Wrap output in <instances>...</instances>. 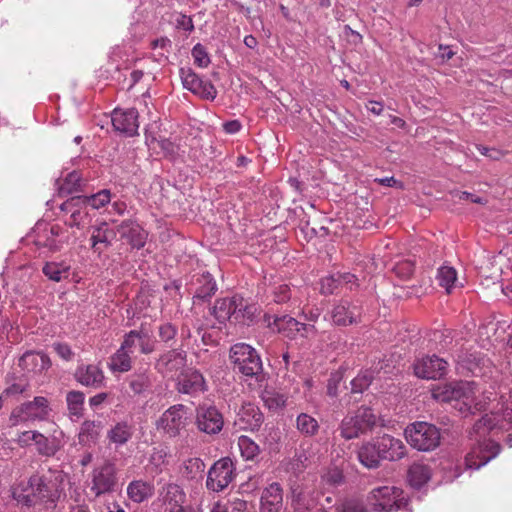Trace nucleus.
<instances>
[{
	"label": "nucleus",
	"instance_id": "obj_1",
	"mask_svg": "<svg viewBox=\"0 0 512 512\" xmlns=\"http://www.w3.org/2000/svg\"><path fill=\"white\" fill-rule=\"evenodd\" d=\"M491 414L484 415L473 426L471 437H475L476 445L465 457L467 469L477 470L494 459L500 453V445L486 439V435L496 429L509 431L512 429V392L508 398L502 394L500 402Z\"/></svg>",
	"mask_w": 512,
	"mask_h": 512
},
{
	"label": "nucleus",
	"instance_id": "obj_2",
	"mask_svg": "<svg viewBox=\"0 0 512 512\" xmlns=\"http://www.w3.org/2000/svg\"><path fill=\"white\" fill-rule=\"evenodd\" d=\"M66 474L63 471H51L49 476L38 473L27 481H21L12 488V496L17 503L31 507L37 504L54 505L64 490Z\"/></svg>",
	"mask_w": 512,
	"mask_h": 512
},
{
	"label": "nucleus",
	"instance_id": "obj_3",
	"mask_svg": "<svg viewBox=\"0 0 512 512\" xmlns=\"http://www.w3.org/2000/svg\"><path fill=\"white\" fill-rule=\"evenodd\" d=\"M367 502L375 512H412L408 500L401 489L394 486H381L373 489L367 496Z\"/></svg>",
	"mask_w": 512,
	"mask_h": 512
},
{
	"label": "nucleus",
	"instance_id": "obj_4",
	"mask_svg": "<svg viewBox=\"0 0 512 512\" xmlns=\"http://www.w3.org/2000/svg\"><path fill=\"white\" fill-rule=\"evenodd\" d=\"M230 360L234 369L247 377L258 376L263 370L260 355L246 343H237L231 347Z\"/></svg>",
	"mask_w": 512,
	"mask_h": 512
},
{
	"label": "nucleus",
	"instance_id": "obj_5",
	"mask_svg": "<svg viewBox=\"0 0 512 512\" xmlns=\"http://www.w3.org/2000/svg\"><path fill=\"white\" fill-rule=\"evenodd\" d=\"M407 442L419 451H431L440 444L439 429L427 422H415L405 429Z\"/></svg>",
	"mask_w": 512,
	"mask_h": 512
},
{
	"label": "nucleus",
	"instance_id": "obj_6",
	"mask_svg": "<svg viewBox=\"0 0 512 512\" xmlns=\"http://www.w3.org/2000/svg\"><path fill=\"white\" fill-rule=\"evenodd\" d=\"M50 412L48 399L37 396L32 401L15 407L9 416V423L11 426H18L28 422L44 421L48 419Z\"/></svg>",
	"mask_w": 512,
	"mask_h": 512
},
{
	"label": "nucleus",
	"instance_id": "obj_7",
	"mask_svg": "<svg viewBox=\"0 0 512 512\" xmlns=\"http://www.w3.org/2000/svg\"><path fill=\"white\" fill-rule=\"evenodd\" d=\"M376 425V416L368 407L348 413L340 424L341 436L347 440L359 437Z\"/></svg>",
	"mask_w": 512,
	"mask_h": 512
},
{
	"label": "nucleus",
	"instance_id": "obj_8",
	"mask_svg": "<svg viewBox=\"0 0 512 512\" xmlns=\"http://www.w3.org/2000/svg\"><path fill=\"white\" fill-rule=\"evenodd\" d=\"M34 243L38 247L47 248L51 252H58L68 244L70 233L58 224L39 222L34 228Z\"/></svg>",
	"mask_w": 512,
	"mask_h": 512
},
{
	"label": "nucleus",
	"instance_id": "obj_9",
	"mask_svg": "<svg viewBox=\"0 0 512 512\" xmlns=\"http://www.w3.org/2000/svg\"><path fill=\"white\" fill-rule=\"evenodd\" d=\"M236 476L235 466L229 457L217 460L209 469L206 487L213 492L223 491Z\"/></svg>",
	"mask_w": 512,
	"mask_h": 512
},
{
	"label": "nucleus",
	"instance_id": "obj_10",
	"mask_svg": "<svg viewBox=\"0 0 512 512\" xmlns=\"http://www.w3.org/2000/svg\"><path fill=\"white\" fill-rule=\"evenodd\" d=\"M454 407L464 415L482 410L483 406L476 402V386L474 382H454Z\"/></svg>",
	"mask_w": 512,
	"mask_h": 512
},
{
	"label": "nucleus",
	"instance_id": "obj_11",
	"mask_svg": "<svg viewBox=\"0 0 512 512\" xmlns=\"http://www.w3.org/2000/svg\"><path fill=\"white\" fill-rule=\"evenodd\" d=\"M90 479V490L95 496L112 492L117 482L114 464L105 461L102 465L95 467L90 474Z\"/></svg>",
	"mask_w": 512,
	"mask_h": 512
},
{
	"label": "nucleus",
	"instance_id": "obj_12",
	"mask_svg": "<svg viewBox=\"0 0 512 512\" xmlns=\"http://www.w3.org/2000/svg\"><path fill=\"white\" fill-rule=\"evenodd\" d=\"M187 425V412L182 404L168 408L157 420L156 428L169 437H176Z\"/></svg>",
	"mask_w": 512,
	"mask_h": 512
},
{
	"label": "nucleus",
	"instance_id": "obj_13",
	"mask_svg": "<svg viewBox=\"0 0 512 512\" xmlns=\"http://www.w3.org/2000/svg\"><path fill=\"white\" fill-rule=\"evenodd\" d=\"M329 315L336 326L354 325L361 321L362 307L357 302L342 299L333 305Z\"/></svg>",
	"mask_w": 512,
	"mask_h": 512
},
{
	"label": "nucleus",
	"instance_id": "obj_14",
	"mask_svg": "<svg viewBox=\"0 0 512 512\" xmlns=\"http://www.w3.org/2000/svg\"><path fill=\"white\" fill-rule=\"evenodd\" d=\"M180 76L183 87L193 94L205 100L212 101L216 98L217 90L210 80L201 78L190 68H181Z\"/></svg>",
	"mask_w": 512,
	"mask_h": 512
},
{
	"label": "nucleus",
	"instance_id": "obj_15",
	"mask_svg": "<svg viewBox=\"0 0 512 512\" xmlns=\"http://www.w3.org/2000/svg\"><path fill=\"white\" fill-rule=\"evenodd\" d=\"M88 205L83 196H75L67 199L60 206L61 211L69 215L66 224L70 227L84 228L90 223Z\"/></svg>",
	"mask_w": 512,
	"mask_h": 512
},
{
	"label": "nucleus",
	"instance_id": "obj_16",
	"mask_svg": "<svg viewBox=\"0 0 512 512\" xmlns=\"http://www.w3.org/2000/svg\"><path fill=\"white\" fill-rule=\"evenodd\" d=\"M196 424L206 434H217L223 428L222 414L212 405H200L196 409Z\"/></svg>",
	"mask_w": 512,
	"mask_h": 512
},
{
	"label": "nucleus",
	"instance_id": "obj_17",
	"mask_svg": "<svg viewBox=\"0 0 512 512\" xmlns=\"http://www.w3.org/2000/svg\"><path fill=\"white\" fill-rule=\"evenodd\" d=\"M176 388L179 393L191 396H197L208 389L204 376L198 370L192 368L180 373Z\"/></svg>",
	"mask_w": 512,
	"mask_h": 512
},
{
	"label": "nucleus",
	"instance_id": "obj_18",
	"mask_svg": "<svg viewBox=\"0 0 512 512\" xmlns=\"http://www.w3.org/2000/svg\"><path fill=\"white\" fill-rule=\"evenodd\" d=\"M320 292L324 295L341 293L343 289L353 291L358 287V279L351 273H336L321 279Z\"/></svg>",
	"mask_w": 512,
	"mask_h": 512
},
{
	"label": "nucleus",
	"instance_id": "obj_19",
	"mask_svg": "<svg viewBox=\"0 0 512 512\" xmlns=\"http://www.w3.org/2000/svg\"><path fill=\"white\" fill-rule=\"evenodd\" d=\"M447 362L436 355L426 356L414 363V373L423 379H438L445 375Z\"/></svg>",
	"mask_w": 512,
	"mask_h": 512
},
{
	"label": "nucleus",
	"instance_id": "obj_20",
	"mask_svg": "<svg viewBox=\"0 0 512 512\" xmlns=\"http://www.w3.org/2000/svg\"><path fill=\"white\" fill-rule=\"evenodd\" d=\"M117 233L121 239L133 249H141L145 246L148 233L137 222L132 220H124L117 226Z\"/></svg>",
	"mask_w": 512,
	"mask_h": 512
},
{
	"label": "nucleus",
	"instance_id": "obj_21",
	"mask_svg": "<svg viewBox=\"0 0 512 512\" xmlns=\"http://www.w3.org/2000/svg\"><path fill=\"white\" fill-rule=\"evenodd\" d=\"M138 116V111L134 108H117L112 113L113 127L127 136H134L139 128Z\"/></svg>",
	"mask_w": 512,
	"mask_h": 512
},
{
	"label": "nucleus",
	"instance_id": "obj_22",
	"mask_svg": "<svg viewBox=\"0 0 512 512\" xmlns=\"http://www.w3.org/2000/svg\"><path fill=\"white\" fill-rule=\"evenodd\" d=\"M122 346L132 355L138 349L142 354H150L155 350V341L148 332L143 330H131L125 334Z\"/></svg>",
	"mask_w": 512,
	"mask_h": 512
},
{
	"label": "nucleus",
	"instance_id": "obj_23",
	"mask_svg": "<svg viewBox=\"0 0 512 512\" xmlns=\"http://www.w3.org/2000/svg\"><path fill=\"white\" fill-rule=\"evenodd\" d=\"M264 421L259 407L252 403H244L237 413L235 424L242 430L255 431Z\"/></svg>",
	"mask_w": 512,
	"mask_h": 512
},
{
	"label": "nucleus",
	"instance_id": "obj_24",
	"mask_svg": "<svg viewBox=\"0 0 512 512\" xmlns=\"http://www.w3.org/2000/svg\"><path fill=\"white\" fill-rule=\"evenodd\" d=\"M33 436L37 452L42 456L52 457L63 446V432L57 428L49 436L38 431Z\"/></svg>",
	"mask_w": 512,
	"mask_h": 512
},
{
	"label": "nucleus",
	"instance_id": "obj_25",
	"mask_svg": "<svg viewBox=\"0 0 512 512\" xmlns=\"http://www.w3.org/2000/svg\"><path fill=\"white\" fill-rule=\"evenodd\" d=\"M264 321L267 324V326L271 328L273 331L283 333L285 334V336L289 338H295L296 335L299 334L300 321L296 320L291 316H277L267 314L264 317Z\"/></svg>",
	"mask_w": 512,
	"mask_h": 512
},
{
	"label": "nucleus",
	"instance_id": "obj_26",
	"mask_svg": "<svg viewBox=\"0 0 512 512\" xmlns=\"http://www.w3.org/2000/svg\"><path fill=\"white\" fill-rule=\"evenodd\" d=\"M242 302V297L238 295L217 299L213 306V315L220 323H224L229 320L232 315L241 312L243 307Z\"/></svg>",
	"mask_w": 512,
	"mask_h": 512
},
{
	"label": "nucleus",
	"instance_id": "obj_27",
	"mask_svg": "<svg viewBox=\"0 0 512 512\" xmlns=\"http://www.w3.org/2000/svg\"><path fill=\"white\" fill-rule=\"evenodd\" d=\"M186 364V355L182 351L170 350L162 354L156 363V369L163 375L173 374Z\"/></svg>",
	"mask_w": 512,
	"mask_h": 512
},
{
	"label": "nucleus",
	"instance_id": "obj_28",
	"mask_svg": "<svg viewBox=\"0 0 512 512\" xmlns=\"http://www.w3.org/2000/svg\"><path fill=\"white\" fill-rule=\"evenodd\" d=\"M283 506V491L279 483L273 482L261 495V512H279Z\"/></svg>",
	"mask_w": 512,
	"mask_h": 512
},
{
	"label": "nucleus",
	"instance_id": "obj_29",
	"mask_svg": "<svg viewBox=\"0 0 512 512\" xmlns=\"http://www.w3.org/2000/svg\"><path fill=\"white\" fill-rule=\"evenodd\" d=\"M382 459L396 461L405 456L406 448L404 443L390 435H383L378 438Z\"/></svg>",
	"mask_w": 512,
	"mask_h": 512
},
{
	"label": "nucleus",
	"instance_id": "obj_30",
	"mask_svg": "<svg viewBox=\"0 0 512 512\" xmlns=\"http://www.w3.org/2000/svg\"><path fill=\"white\" fill-rule=\"evenodd\" d=\"M134 430L132 422L122 420L111 426L107 432V439L115 447H121L132 439Z\"/></svg>",
	"mask_w": 512,
	"mask_h": 512
},
{
	"label": "nucleus",
	"instance_id": "obj_31",
	"mask_svg": "<svg viewBox=\"0 0 512 512\" xmlns=\"http://www.w3.org/2000/svg\"><path fill=\"white\" fill-rule=\"evenodd\" d=\"M19 365L30 372L41 373L51 366V360L45 353L28 351L19 360Z\"/></svg>",
	"mask_w": 512,
	"mask_h": 512
},
{
	"label": "nucleus",
	"instance_id": "obj_32",
	"mask_svg": "<svg viewBox=\"0 0 512 512\" xmlns=\"http://www.w3.org/2000/svg\"><path fill=\"white\" fill-rule=\"evenodd\" d=\"M185 499L186 494L178 484L168 483L159 490V500L169 508L182 507Z\"/></svg>",
	"mask_w": 512,
	"mask_h": 512
},
{
	"label": "nucleus",
	"instance_id": "obj_33",
	"mask_svg": "<svg viewBox=\"0 0 512 512\" xmlns=\"http://www.w3.org/2000/svg\"><path fill=\"white\" fill-rule=\"evenodd\" d=\"M75 375L78 382L84 386L99 388L104 384V373L96 365L79 367Z\"/></svg>",
	"mask_w": 512,
	"mask_h": 512
},
{
	"label": "nucleus",
	"instance_id": "obj_34",
	"mask_svg": "<svg viewBox=\"0 0 512 512\" xmlns=\"http://www.w3.org/2000/svg\"><path fill=\"white\" fill-rule=\"evenodd\" d=\"M358 459L367 468L378 467L380 460H382L378 439L363 444L358 451Z\"/></svg>",
	"mask_w": 512,
	"mask_h": 512
},
{
	"label": "nucleus",
	"instance_id": "obj_35",
	"mask_svg": "<svg viewBox=\"0 0 512 512\" xmlns=\"http://www.w3.org/2000/svg\"><path fill=\"white\" fill-rule=\"evenodd\" d=\"M114 237L115 232L109 228L106 222H102L100 225L93 228L90 238L91 247L94 252L101 254L103 251L101 245H104V247L110 246Z\"/></svg>",
	"mask_w": 512,
	"mask_h": 512
},
{
	"label": "nucleus",
	"instance_id": "obj_36",
	"mask_svg": "<svg viewBox=\"0 0 512 512\" xmlns=\"http://www.w3.org/2000/svg\"><path fill=\"white\" fill-rule=\"evenodd\" d=\"M71 266L66 261H49L42 267L43 274L51 281L61 282L68 279Z\"/></svg>",
	"mask_w": 512,
	"mask_h": 512
},
{
	"label": "nucleus",
	"instance_id": "obj_37",
	"mask_svg": "<svg viewBox=\"0 0 512 512\" xmlns=\"http://www.w3.org/2000/svg\"><path fill=\"white\" fill-rule=\"evenodd\" d=\"M154 494V486L143 480H134L127 487L128 497L135 503H141Z\"/></svg>",
	"mask_w": 512,
	"mask_h": 512
},
{
	"label": "nucleus",
	"instance_id": "obj_38",
	"mask_svg": "<svg viewBox=\"0 0 512 512\" xmlns=\"http://www.w3.org/2000/svg\"><path fill=\"white\" fill-rule=\"evenodd\" d=\"M205 463L200 457H189L180 466L182 477L187 480H197L203 477Z\"/></svg>",
	"mask_w": 512,
	"mask_h": 512
},
{
	"label": "nucleus",
	"instance_id": "obj_39",
	"mask_svg": "<svg viewBox=\"0 0 512 512\" xmlns=\"http://www.w3.org/2000/svg\"><path fill=\"white\" fill-rule=\"evenodd\" d=\"M430 478L431 469L424 463H413L408 470V481L414 488H421Z\"/></svg>",
	"mask_w": 512,
	"mask_h": 512
},
{
	"label": "nucleus",
	"instance_id": "obj_40",
	"mask_svg": "<svg viewBox=\"0 0 512 512\" xmlns=\"http://www.w3.org/2000/svg\"><path fill=\"white\" fill-rule=\"evenodd\" d=\"M109 368L113 372H127L132 368V354L122 345L111 356Z\"/></svg>",
	"mask_w": 512,
	"mask_h": 512
},
{
	"label": "nucleus",
	"instance_id": "obj_41",
	"mask_svg": "<svg viewBox=\"0 0 512 512\" xmlns=\"http://www.w3.org/2000/svg\"><path fill=\"white\" fill-rule=\"evenodd\" d=\"M58 184L59 194L65 196L81 190L82 178L78 171H72L62 181H59Z\"/></svg>",
	"mask_w": 512,
	"mask_h": 512
},
{
	"label": "nucleus",
	"instance_id": "obj_42",
	"mask_svg": "<svg viewBox=\"0 0 512 512\" xmlns=\"http://www.w3.org/2000/svg\"><path fill=\"white\" fill-rule=\"evenodd\" d=\"M168 450L166 447H154L148 459L147 468L151 472L160 473L168 463Z\"/></svg>",
	"mask_w": 512,
	"mask_h": 512
},
{
	"label": "nucleus",
	"instance_id": "obj_43",
	"mask_svg": "<svg viewBox=\"0 0 512 512\" xmlns=\"http://www.w3.org/2000/svg\"><path fill=\"white\" fill-rule=\"evenodd\" d=\"M101 423L85 421L79 432V442L82 444L95 443L100 435Z\"/></svg>",
	"mask_w": 512,
	"mask_h": 512
},
{
	"label": "nucleus",
	"instance_id": "obj_44",
	"mask_svg": "<svg viewBox=\"0 0 512 512\" xmlns=\"http://www.w3.org/2000/svg\"><path fill=\"white\" fill-rule=\"evenodd\" d=\"M296 426L298 431L304 436H314L318 433V421L309 414L301 413L297 416Z\"/></svg>",
	"mask_w": 512,
	"mask_h": 512
},
{
	"label": "nucleus",
	"instance_id": "obj_45",
	"mask_svg": "<svg viewBox=\"0 0 512 512\" xmlns=\"http://www.w3.org/2000/svg\"><path fill=\"white\" fill-rule=\"evenodd\" d=\"M437 279L439 285L443 287L447 293L455 287L457 281V272L453 267L442 266L438 269Z\"/></svg>",
	"mask_w": 512,
	"mask_h": 512
},
{
	"label": "nucleus",
	"instance_id": "obj_46",
	"mask_svg": "<svg viewBox=\"0 0 512 512\" xmlns=\"http://www.w3.org/2000/svg\"><path fill=\"white\" fill-rule=\"evenodd\" d=\"M237 444H238L241 456L245 460H253L260 453L259 445L248 436H245V435L240 436L238 438Z\"/></svg>",
	"mask_w": 512,
	"mask_h": 512
},
{
	"label": "nucleus",
	"instance_id": "obj_47",
	"mask_svg": "<svg viewBox=\"0 0 512 512\" xmlns=\"http://www.w3.org/2000/svg\"><path fill=\"white\" fill-rule=\"evenodd\" d=\"M152 386V379L146 372L134 373L129 377V387L135 394H142Z\"/></svg>",
	"mask_w": 512,
	"mask_h": 512
},
{
	"label": "nucleus",
	"instance_id": "obj_48",
	"mask_svg": "<svg viewBox=\"0 0 512 512\" xmlns=\"http://www.w3.org/2000/svg\"><path fill=\"white\" fill-rule=\"evenodd\" d=\"M200 286L196 289L195 297L201 300L210 298L216 291V283L210 274H203L199 277Z\"/></svg>",
	"mask_w": 512,
	"mask_h": 512
},
{
	"label": "nucleus",
	"instance_id": "obj_49",
	"mask_svg": "<svg viewBox=\"0 0 512 512\" xmlns=\"http://www.w3.org/2000/svg\"><path fill=\"white\" fill-rule=\"evenodd\" d=\"M262 400L269 410L275 412L282 410L286 405V397L276 391L265 390Z\"/></svg>",
	"mask_w": 512,
	"mask_h": 512
},
{
	"label": "nucleus",
	"instance_id": "obj_50",
	"mask_svg": "<svg viewBox=\"0 0 512 512\" xmlns=\"http://www.w3.org/2000/svg\"><path fill=\"white\" fill-rule=\"evenodd\" d=\"M454 382L435 385L432 390V397L439 402L453 403Z\"/></svg>",
	"mask_w": 512,
	"mask_h": 512
},
{
	"label": "nucleus",
	"instance_id": "obj_51",
	"mask_svg": "<svg viewBox=\"0 0 512 512\" xmlns=\"http://www.w3.org/2000/svg\"><path fill=\"white\" fill-rule=\"evenodd\" d=\"M85 203L93 209H100L111 201V192L108 189L100 190L91 196H83Z\"/></svg>",
	"mask_w": 512,
	"mask_h": 512
},
{
	"label": "nucleus",
	"instance_id": "obj_52",
	"mask_svg": "<svg viewBox=\"0 0 512 512\" xmlns=\"http://www.w3.org/2000/svg\"><path fill=\"white\" fill-rule=\"evenodd\" d=\"M85 396L80 391H70L66 396L68 410L72 415L79 416L83 410Z\"/></svg>",
	"mask_w": 512,
	"mask_h": 512
},
{
	"label": "nucleus",
	"instance_id": "obj_53",
	"mask_svg": "<svg viewBox=\"0 0 512 512\" xmlns=\"http://www.w3.org/2000/svg\"><path fill=\"white\" fill-rule=\"evenodd\" d=\"M374 378V374L370 370H365L359 373L352 381H351V391L353 393H361L365 389H367L372 380Z\"/></svg>",
	"mask_w": 512,
	"mask_h": 512
},
{
	"label": "nucleus",
	"instance_id": "obj_54",
	"mask_svg": "<svg viewBox=\"0 0 512 512\" xmlns=\"http://www.w3.org/2000/svg\"><path fill=\"white\" fill-rule=\"evenodd\" d=\"M312 502L305 495L298 494L293 499L294 512H325L322 508L311 506Z\"/></svg>",
	"mask_w": 512,
	"mask_h": 512
},
{
	"label": "nucleus",
	"instance_id": "obj_55",
	"mask_svg": "<svg viewBox=\"0 0 512 512\" xmlns=\"http://www.w3.org/2000/svg\"><path fill=\"white\" fill-rule=\"evenodd\" d=\"M191 54L194 59V63L201 68H206L211 62L206 48L200 43H197L192 48Z\"/></svg>",
	"mask_w": 512,
	"mask_h": 512
},
{
	"label": "nucleus",
	"instance_id": "obj_56",
	"mask_svg": "<svg viewBox=\"0 0 512 512\" xmlns=\"http://www.w3.org/2000/svg\"><path fill=\"white\" fill-rule=\"evenodd\" d=\"M172 17L176 29L185 31L187 33L194 31L195 27L191 16L181 12H175Z\"/></svg>",
	"mask_w": 512,
	"mask_h": 512
},
{
	"label": "nucleus",
	"instance_id": "obj_57",
	"mask_svg": "<svg viewBox=\"0 0 512 512\" xmlns=\"http://www.w3.org/2000/svg\"><path fill=\"white\" fill-rule=\"evenodd\" d=\"M360 499L352 498L345 500L341 505L340 512H370Z\"/></svg>",
	"mask_w": 512,
	"mask_h": 512
},
{
	"label": "nucleus",
	"instance_id": "obj_58",
	"mask_svg": "<svg viewBox=\"0 0 512 512\" xmlns=\"http://www.w3.org/2000/svg\"><path fill=\"white\" fill-rule=\"evenodd\" d=\"M151 49L159 51V55L165 56L172 48V42L168 37H160L151 41Z\"/></svg>",
	"mask_w": 512,
	"mask_h": 512
},
{
	"label": "nucleus",
	"instance_id": "obj_59",
	"mask_svg": "<svg viewBox=\"0 0 512 512\" xmlns=\"http://www.w3.org/2000/svg\"><path fill=\"white\" fill-rule=\"evenodd\" d=\"M281 438V432L278 428L272 426V427H266L264 430V440L265 443L269 445V447L274 446L280 441Z\"/></svg>",
	"mask_w": 512,
	"mask_h": 512
},
{
	"label": "nucleus",
	"instance_id": "obj_60",
	"mask_svg": "<svg viewBox=\"0 0 512 512\" xmlns=\"http://www.w3.org/2000/svg\"><path fill=\"white\" fill-rule=\"evenodd\" d=\"M176 333L177 329L171 323H164L159 327V337L164 342L174 339Z\"/></svg>",
	"mask_w": 512,
	"mask_h": 512
},
{
	"label": "nucleus",
	"instance_id": "obj_61",
	"mask_svg": "<svg viewBox=\"0 0 512 512\" xmlns=\"http://www.w3.org/2000/svg\"><path fill=\"white\" fill-rule=\"evenodd\" d=\"M27 389H28V384L25 381L20 380V381L15 382V383L9 385L8 387H6L3 391V395L11 396V395L22 394V393L26 392Z\"/></svg>",
	"mask_w": 512,
	"mask_h": 512
},
{
	"label": "nucleus",
	"instance_id": "obj_62",
	"mask_svg": "<svg viewBox=\"0 0 512 512\" xmlns=\"http://www.w3.org/2000/svg\"><path fill=\"white\" fill-rule=\"evenodd\" d=\"M53 349L62 359L69 361L73 358L74 353L71 347L66 343L57 342L53 344Z\"/></svg>",
	"mask_w": 512,
	"mask_h": 512
},
{
	"label": "nucleus",
	"instance_id": "obj_63",
	"mask_svg": "<svg viewBox=\"0 0 512 512\" xmlns=\"http://www.w3.org/2000/svg\"><path fill=\"white\" fill-rule=\"evenodd\" d=\"M324 479L326 480L327 483H330V484H333V485H338V484H341L343 482L344 476H343L342 472L339 469L333 468V469H330L324 475Z\"/></svg>",
	"mask_w": 512,
	"mask_h": 512
},
{
	"label": "nucleus",
	"instance_id": "obj_64",
	"mask_svg": "<svg viewBox=\"0 0 512 512\" xmlns=\"http://www.w3.org/2000/svg\"><path fill=\"white\" fill-rule=\"evenodd\" d=\"M317 333H318V330L314 324L300 322L299 334L302 337H305V338L314 337L317 335Z\"/></svg>",
	"mask_w": 512,
	"mask_h": 512
}]
</instances>
